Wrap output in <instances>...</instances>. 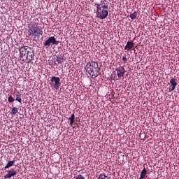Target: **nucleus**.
I'll return each instance as SVG.
<instances>
[{
	"instance_id": "nucleus-21",
	"label": "nucleus",
	"mask_w": 179,
	"mask_h": 179,
	"mask_svg": "<svg viewBox=\"0 0 179 179\" xmlns=\"http://www.w3.org/2000/svg\"><path fill=\"white\" fill-rule=\"evenodd\" d=\"M122 61H123L124 64H125V62H127V57H122Z\"/></svg>"
},
{
	"instance_id": "nucleus-7",
	"label": "nucleus",
	"mask_w": 179,
	"mask_h": 179,
	"mask_svg": "<svg viewBox=\"0 0 179 179\" xmlns=\"http://www.w3.org/2000/svg\"><path fill=\"white\" fill-rule=\"evenodd\" d=\"M50 85L55 87V90H58L59 86H61V79L59 77L52 76L50 79Z\"/></svg>"
},
{
	"instance_id": "nucleus-15",
	"label": "nucleus",
	"mask_w": 179,
	"mask_h": 179,
	"mask_svg": "<svg viewBox=\"0 0 179 179\" xmlns=\"http://www.w3.org/2000/svg\"><path fill=\"white\" fill-rule=\"evenodd\" d=\"M69 120L70 121V125H73V122H75V114L73 113Z\"/></svg>"
},
{
	"instance_id": "nucleus-6",
	"label": "nucleus",
	"mask_w": 179,
	"mask_h": 179,
	"mask_svg": "<svg viewBox=\"0 0 179 179\" xmlns=\"http://www.w3.org/2000/svg\"><path fill=\"white\" fill-rule=\"evenodd\" d=\"M51 44L52 45H58V44H59V42L57 41V38H55V36H51L43 43V45L44 47H46V48H50V45H51Z\"/></svg>"
},
{
	"instance_id": "nucleus-16",
	"label": "nucleus",
	"mask_w": 179,
	"mask_h": 179,
	"mask_svg": "<svg viewBox=\"0 0 179 179\" xmlns=\"http://www.w3.org/2000/svg\"><path fill=\"white\" fill-rule=\"evenodd\" d=\"M98 179H110V178H108V176H107L106 174L104 173H101L98 178Z\"/></svg>"
},
{
	"instance_id": "nucleus-17",
	"label": "nucleus",
	"mask_w": 179,
	"mask_h": 179,
	"mask_svg": "<svg viewBox=\"0 0 179 179\" xmlns=\"http://www.w3.org/2000/svg\"><path fill=\"white\" fill-rule=\"evenodd\" d=\"M136 16H138V13L136 12H134L133 13L130 14V18L132 19V20L136 19Z\"/></svg>"
},
{
	"instance_id": "nucleus-13",
	"label": "nucleus",
	"mask_w": 179,
	"mask_h": 179,
	"mask_svg": "<svg viewBox=\"0 0 179 179\" xmlns=\"http://www.w3.org/2000/svg\"><path fill=\"white\" fill-rule=\"evenodd\" d=\"M13 164H15V160L13 161H9L6 166L4 167V169H9L10 167H12V166H13Z\"/></svg>"
},
{
	"instance_id": "nucleus-1",
	"label": "nucleus",
	"mask_w": 179,
	"mask_h": 179,
	"mask_svg": "<svg viewBox=\"0 0 179 179\" xmlns=\"http://www.w3.org/2000/svg\"><path fill=\"white\" fill-rule=\"evenodd\" d=\"M94 6H96V17L106 19L108 16V1L107 0H101L99 3H95Z\"/></svg>"
},
{
	"instance_id": "nucleus-10",
	"label": "nucleus",
	"mask_w": 179,
	"mask_h": 179,
	"mask_svg": "<svg viewBox=\"0 0 179 179\" xmlns=\"http://www.w3.org/2000/svg\"><path fill=\"white\" fill-rule=\"evenodd\" d=\"M134 47V43L133 41H127V45L124 47V50H127V51H130V50H132Z\"/></svg>"
},
{
	"instance_id": "nucleus-14",
	"label": "nucleus",
	"mask_w": 179,
	"mask_h": 179,
	"mask_svg": "<svg viewBox=\"0 0 179 179\" xmlns=\"http://www.w3.org/2000/svg\"><path fill=\"white\" fill-rule=\"evenodd\" d=\"M18 111H19V108H17V107H13L11 110L12 115H16V114H17Z\"/></svg>"
},
{
	"instance_id": "nucleus-19",
	"label": "nucleus",
	"mask_w": 179,
	"mask_h": 179,
	"mask_svg": "<svg viewBox=\"0 0 179 179\" xmlns=\"http://www.w3.org/2000/svg\"><path fill=\"white\" fill-rule=\"evenodd\" d=\"M8 103H13V101H15V99H13V97H12V95L8 96Z\"/></svg>"
},
{
	"instance_id": "nucleus-9",
	"label": "nucleus",
	"mask_w": 179,
	"mask_h": 179,
	"mask_svg": "<svg viewBox=\"0 0 179 179\" xmlns=\"http://www.w3.org/2000/svg\"><path fill=\"white\" fill-rule=\"evenodd\" d=\"M16 174H17V171H16V170L10 169L8 171V173L4 176V178H12V177L16 176Z\"/></svg>"
},
{
	"instance_id": "nucleus-2",
	"label": "nucleus",
	"mask_w": 179,
	"mask_h": 179,
	"mask_svg": "<svg viewBox=\"0 0 179 179\" xmlns=\"http://www.w3.org/2000/svg\"><path fill=\"white\" fill-rule=\"evenodd\" d=\"M43 27L40 26L36 22L33 21L28 25V36L29 37L40 38V36H43Z\"/></svg>"
},
{
	"instance_id": "nucleus-12",
	"label": "nucleus",
	"mask_w": 179,
	"mask_h": 179,
	"mask_svg": "<svg viewBox=\"0 0 179 179\" xmlns=\"http://www.w3.org/2000/svg\"><path fill=\"white\" fill-rule=\"evenodd\" d=\"M148 174V171L145 168H144L142 171L141 172L140 179H143L145 177H146Z\"/></svg>"
},
{
	"instance_id": "nucleus-18",
	"label": "nucleus",
	"mask_w": 179,
	"mask_h": 179,
	"mask_svg": "<svg viewBox=\"0 0 179 179\" xmlns=\"http://www.w3.org/2000/svg\"><path fill=\"white\" fill-rule=\"evenodd\" d=\"M16 101H18V103H22V95L20 94L16 95Z\"/></svg>"
},
{
	"instance_id": "nucleus-20",
	"label": "nucleus",
	"mask_w": 179,
	"mask_h": 179,
	"mask_svg": "<svg viewBox=\"0 0 179 179\" xmlns=\"http://www.w3.org/2000/svg\"><path fill=\"white\" fill-rule=\"evenodd\" d=\"M75 179H85V177L80 174L78 175Z\"/></svg>"
},
{
	"instance_id": "nucleus-11",
	"label": "nucleus",
	"mask_w": 179,
	"mask_h": 179,
	"mask_svg": "<svg viewBox=\"0 0 179 179\" xmlns=\"http://www.w3.org/2000/svg\"><path fill=\"white\" fill-rule=\"evenodd\" d=\"M57 61L58 64H62V62H64V61H65V56H64V55H60L57 56Z\"/></svg>"
},
{
	"instance_id": "nucleus-4",
	"label": "nucleus",
	"mask_w": 179,
	"mask_h": 179,
	"mask_svg": "<svg viewBox=\"0 0 179 179\" xmlns=\"http://www.w3.org/2000/svg\"><path fill=\"white\" fill-rule=\"evenodd\" d=\"M85 71L94 79V78H97L100 73V68H99V63L97 62H89L85 67Z\"/></svg>"
},
{
	"instance_id": "nucleus-8",
	"label": "nucleus",
	"mask_w": 179,
	"mask_h": 179,
	"mask_svg": "<svg viewBox=\"0 0 179 179\" xmlns=\"http://www.w3.org/2000/svg\"><path fill=\"white\" fill-rule=\"evenodd\" d=\"M169 85L170 86L169 87V92H173L174 89H176V87L177 86V81H176V78H171Z\"/></svg>"
},
{
	"instance_id": "nucleus-3",
	"label": "nucleus",
	"mask_w": 179,
	"mask_h": 179,
	"mask_svg": "<svg viewBox=\"0 0 179 179\" xmlns=\"http://www.w3.org/2000/svg\"><path fill=\"white\" fill-rule=\"evenodd\" d=\"M19 51L20 59L23 62L34 60V51L30 47L22 46L20 48Z\"/></svg>"
},
{
	"instance_id": "nucleus-5",
	"label": "nucleus",
	"mask_w": 179,
	"mask_h": 179,
	"mask_svg": "<svg viewBox=\"0 0 179 179\" xmlns=\"http://www.w3.org/2000/svg\"><path fill=\"white\" fill-rule=\"evenodd\" d=\"M125 72V68L122 66H120L116 68L115 70L112 72L111 78L113 79V80H120L121 78H124Z\"/></svg>"
}]
</instances>
